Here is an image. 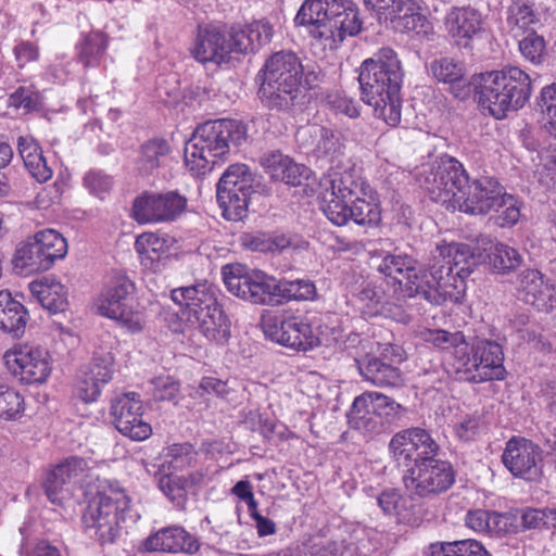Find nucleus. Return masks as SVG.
<instances>
[{
  "instance_id": "9",
  "label": "nucleus",
  "mask_w": 556,
  "mask_h": 556,
  "mask_svg": "<svg viewBox=\"0 0 556 556\" xmlns=\"http://www.w3.org/2000/svg\"><path fill=\"white\" fill-rule=\"evenodd\" d=\"M417 181L434 202L455 208L458 190L468 182V174L463 164L451 156L424 166L418 173Z\"/></svg>"
},
{
  "instance_id": "62",
  "label": "nucleus",
  "mask_w": 556,
  "mask_h": 556,
  "mask_svg": "<svg viewBox=\"0 0 556 556\" xmlns=\"http://www.w3.org/2000/svg\"><path fill=\"white\" fill-rule=\"evenodd\" d=\"M102 386L100 382L91 380L89 375L83 371L76 386V395L84 402H94L101 393Z\"/></svg>"
},
{
  "instance_id": "54",
  "label": "nucleus",
  "mask_w": 556,
  "mask_h": 556,
  "mask_svg": "<svg viewBox=\"0 0 556 556\" xmlns=\"http://www.w3.org/2000/svg\"><path fill=\"white\" fill-rule=\"evenodd\" d=\"M493 211L498 213L496 224L501 227L513 226L520 217L518 201L505 191L502 192L501 201H497L496 207Z\"/></svg>"
},
{
  "instance_id": "44",
  "label": "nucleus",
  "mask_w": 556,
  "mask_h": 556,
  "mask_svg": "<svg viewBox=\"0 0 556 556\" xmlns=\"http://www.w3.org/2000/svg\"><path fill=\"white\" fill-rule=\"evenodd\" d=\"M106 47L108 39L102 33H91L77 46L78 59L85 67L97 66L99 65Z\"/></svg>"
},
{
  "instance_id": "13",
  "label": "nucleus",
  "mask_w": 556,
  "mask_h": 556,
  "mask_svg": "<svg viewBox=\"0 0 556 556\" xmlns=\"http://www.w3.org/2000/svg\"><path fill=\"white\" fill-rule=\"evenodd\" d=\"M430 455L419 459L403 476V484L410 496L427 497L446 492L455 482L453 466Z\"/></svg>"
},
{
  "instance_id": "20",
  "label": "nucleus",
  "mask_w": 556,
  "mask_h": 556,
  "mask_svg": "<svg viewBox=\"0 0 556 556\" xmlns=\"http://www.w3.org/2000/svg\"><path fill=\"white\" fill-rule=\"evenodd\" d=\"M88 463L77 456L68 457L54 467L43 482L45 493L53 504H62L73 493V486L86 476Z\"/></svg>"
},
{
  "instance_id": "24",
  "label": "nucleus",
  "mask_w": 556,
  "mask_h": 556,
  "mask_svg": "<svg viewBox=\"0 0 556 556\" xmlns=\"http://www.w3.org/2000/svg\"><path fill=\"white\" fill-rule=\"evenodd\" d=\"M336 0H305L293 22L298 28H304L308 36L325 43L332 36L329 29L330 7Z\"/></svg>"
},
{
  "instance_id": "56",
  "label": "nucleus",
  "mask_w": 556,
  "mask_h": 556,
  "mask_svg": "<svg viewBox=\"0 0 556 556\" xmlns=\"http://www.w3.org/2000/svg\"><path fill=\"white\" fill-rule=\"evenodd\" d=\"M519 50L530 62L540 63L545 50V40L535 31H531L519 38Z\"/></svg>"
},
{
  "instance_id": "63",
  "label": "nucleus",
  "mask_w": 556,
  "mask_h": 556,
  "mask_svg": "<svg viewBox=\"0 0 556 556\" xmlns=\"http://www.w3.org/2000/svg\"><path fill=\"white\" fill-rule=\"evenodd\" d=\"M17 151L29 174L35 176V139L33 136H21L17 140Z\"/></svg>"
},
{
  "instance_id": "41",
  "label": "nucleus",
  "mask_w": 556,
  "mask_h": 556,
  "mask_svg": "<svg viewBox=\"0 0 556 556\" xmlns=\"http://www.w3.org/2000/svg\"><path fill=\"white\" fill-rule=\"evenodd\" d=\"M254 177L245 164L230 165L220 177L216 190L253 193Z\"/></svg>"
},
{
  "instance_id": "22",
  "label": "nucleus",
  "mask_w": 556,
  "mask_h": 556,
  "mask_svg": "<svg viewBox=\"0 0 556 556\" xmlns=\"http://www.w3.org/2000/svg\"><path fill=\"white\" fill-rule=\"evenodd\" d=\"M519 298L538 311L551 312L556 308V288L538 269H525L518 275Z\"/></svg>"
},
{
  "instance_id": "19",
  "label": "nucleus",
  "mask_w": 556,
  "mask_h": 556,
  "mask_svg": "<svg viewBox=\"0 0 556 556\" xmlns=\"http://www.w3.org/2000/svg\"><path fill=\"white\" fill-rule=\"evenodd\" d=\"M143 406L136 393L115 399L111 406L116 429L134 441H143L152 434V427L142 418Z\"/></svg>"
},
{
  "instance_id": "11",
  "label": "nucleus",
  "mask_w": 556,
  "mask_h": 556,
  "mask_svg": "<svg viewBox=\"0 0 556 556\" xmlns=\"http://www.w3.org/2000/svg\"><path fill=\"white\" fill-rule=\"evenodd\" d=\"M502 346L486 339H477L468 352V344L457 350L456 371L465 379L479 383L489 380H502L505 377Z\"/></svg>"
},
{
  "instance_id": "60",
  "label": "nucleus",
  "mask_w": 556,
  "mask_h": 556,
  "mask_svg": "<svg viewBox=\"0 0 556 556\" xmlns=\"http://www.w3.org/2000/svg\"><path fill=\"white\" fill-rule=\"evenodd\" d=\"M261 164L274 180L279 181L283 167L287 166L286 164H290V157L279 151H274L264 154Z\"/></svg>"
},
{
  "instance_id": "50",
  "label": "nucleus",
  "mask_w": 556,
  "mask_h": 556,
  "mask_svg": "<svg viewBox=\"0 0 556 556\" xmlns=\"http://www.w3.org/2000/svg\"><path fill=\"white\" fill-rule=\"evenodd\" d=\"M433 77L444 84L458 83L464 77L463 65L451 58H441L430 65Z\"/></svg>"
},
{
  "instance_id": "2",
  "label": "nucleus",
  "mask_w": 556,
  "mask_h": 556,
  "mask_svg": "<svg viewBox=\"0 0 556 556\" xmlns=\"http://www.w3.org/2000/svg\"><path fill=\"white\" fill-rule=\"evenodd\" d=\"M323 212L336 226L350 220L357 225H376L380 208L372 188L353 170L331 172L320 180Z\"/></svg>"
},
{
  "instance_id": "14",
  "label": "nucleus",
  "mask_w": 556,
  "mask_h": 556,
  "mask_svg": "<svg viewBox=\"0 0 556 556\" xmlns=\"http://www.w3.org/2000/svg\"><path fill=\"white\" fill-rule=\"evenodd\" d=\"M262 328L266 338L293 350L307 351L318 344L311 324L301 316L265 315Z\"/></svg>"
},
{
  "instance_id": "40",
  "label": "nucleus",
  "mask_w": 556,
  "mask_h": 556,
  "mask_svg": "<svg viewBox=\"0 0 556 556\" xmlns=\"http://www.w3.org/2000/svg\"><path fill=\"white\" fill-rule=\"evenodd\" d=\"M170 247L169 238L154 232H143L135 241V250L140 255L142 262H154L165 257L169 253Z\"/></svg>"
},
{
  "instance_id": "16",
  "label": "nucleus",
  "mask_w": 556,
  "mask_h": 556,
  "mask_svg": "<svg viewBox=\"0 0 556 556\" xmlns=\"http://www.w3.org/2000/svg\"><path fill=\"white\" fill-rule=\"evenodd\" d=\"M502 462L515 478L536 482L543 476V451L536 443L526 438L509 439L503 451Z\"/></svg>"
},
{
  "instance_id": "36",
  "label": "nucleus",
  "mask_w": 556,
  "mask_h": 556,
  "mask_svg": "<svg viewBox=\"0 0 556 556\" xmlns=\"http://www.w3.org/2000/svg\"><path fill=\"white\" fill-rule=\"evenodd\" d=\"M361 376L377 387H396L403 381L397 367L382 362L377 357L367 359L364 364L358 363Z\"/></svg>"
},
{
  "instance_id": "7",
  "label": "nucleus",
  "mask_w": 556,
  "mask_h": 556,
  "mask_svg": "<svg viewBox=\"0 0 556 556\" xmlns=\"http://www.w3.org/2000/svg\"><path fill=\"white\" fill-rule=\"evenodd\" d=\"M303 66L295 53L280 51L265 62L258 74V97L269 109L286 110L298 97Z\"/></svg>"
},
{
  "instance_id": "15",
  "label": "nucleus",
  "mask_w": 556,
  "mask_h": 556,
  "mask_svg": "<svg viewBox=\"0 0 556 556\" xmlns=\"http://www.w3.org/2000/svg\"><path fill=\"white\" fill-rule=\"evenodd\" d=\"M378 21L400 33L427 31L429 22L415 0H364Z\"/></svg>"
},
{
  "instance_id": "17",
  "label": "nucleus",
  "mask_w": 556,
  "mask_h": 556,
  "mask_svg": "<svg viewBox=\"0 0 556 556\" xmlns=\"http://www.w3.org/2000/svg\"><path fill=\"white\" fill-rule=\"evenodd\" d=\"M389 452L397 466L412 467L419 459L437 455L439 444L421 428H409L395 433L389 442Z\"/></svg>"
},
{
  "instance_id": "52",
  "label": "nucleus",
  "mask_w": 556,
  "mask_h": 556,
  "mask_svg": "<svg viewBox=\"0 0 556 556\" xmlns=\"http://www.w3.org/2000/svg\"><path fill=\"white\" fill-rule=\"evenodd\" d=\"M165 457L173 470H182L193 465L197 453L190 443H176L167 447Z\"/></svg>"
},
{
  "instance_id": "4",
  "label": "nucleus",
  "mask_w": 556,
  "mask_h": 556,
  "mask_svg": "<svg viewBox=\"0 0 556 556\" xmlns=\"http://www.w3.org/2000/svg\"><path fill=\"white\" fill-rule=\"evenodd\" d=\"M227 290L253 304L276 305L282 301H307L316 288L309 280H278L263 270L249 269L241 264H228L222 269Z\"/></svg>"
},
{
  "instance_id": "31",
  "label": "nucleus",
  "mask_w": 556,
  "mask_h": 556,
  "mask_svg": "<svg viewBox=\"0 0 556 556\" xmlns=\"http://www.w3.org/2000/svg\"><path fill=\"white\" fill-rule=\"evenodd\" d=\"M481 243L485 263L494 273L508 274L518 268L523 261L518 250L505 243L494 242L488 237H481Z\"/></svg>"
},
{
  "instance_id": "37",
  "label": "nucleus",
  "mask_w": 556,
  "mask_h": 556,
  "mask_svg": "<svg viewBox=\"0 0 556 556\" xmlns=\"http://www.w3.org/2000/svg\"><path fill=\"white\" fill-rule=\"evenodd\" d=\"M37 302L49 314L64 312L67 306L64 286L52 277L37 279Z\"/></svg>"
},
{
  "instance_id": "32",
  "label": "nucleus",
  "mask_w": 556,
  "mask_h": 556,
  "mask_svg": "<svg viewBox=\"0 0 556 556\" xmlns=\"http://www.w3.org/2000/svg\"><path fill=\"white\" fill-rule=\"evenodd\" d=\"M67 253L65 238L54 229L37 230V270L50 269Z\"/></svg>"
},
{
  "instance_id": "59",
  "label": "nucleus",
  "mask_w": 556,
  "mask_h": 556,
  "mask_svg": "<svg viewBox=\"0 0 556 556\" xmlns=\"http://www.w3.org/2000/svg\"><path fill=\"white\" fill-rule=\"evenodd\" d=\"M84 186L90 193L102 197L112 187V178L100 170H90L84 177Z\"/></svg>"
},
{
  "instance_id": "26",
  "label": "nucleus",
  "mask_w": 556,
  "mask_h": 556,
  "mask_svg": "<svg viewBox=\"0 0 556 556\" xmlns=\"http://www.w3.org/2000/svg\"><path fill=\"white\" fill-rule=\"evenodd\" d=\"M193 58L200 63H222L231 53L230 42L216 26L200 27L193 47Z\"/></svg>"
},
{
  "instance_id": "42",
  "label": "nucleus",
  "mask_w": 556,
  "mask_h": 556,
  "mask_svg": "<svg viewBox=\"0 0 556 556\" xmlns=\"http://www.w3.org/2000/svg\"><path fill=\"white\" fill-rule=\"evenodd\" d=\"M466 526L476 532H501L506 530L507 517L496 511L484 509L469 510L465 518Z\"/></svg>"
},
{
  "instance_id": "49",
  "label": "nucleus",
  "mask_w": 556,
  "mask_h": 556,
  "mask_svg": "<svg viewBox=\"0 0 556 556\" xmlns=\"http://www.w3.org/2000/svg\"><path fill=\"white\" fill-rule=\"evenodd\" d=\"M24 412V400L13 388L0 383V418L17 419Z\"/></svg>"
},
{
  "instance_id": "10",
  "label": "nucleus",
  "mask_w": 556,
  "mask_h": 556,
  "mask_svg": "<svg viewBox=\"0 0 556 556\" xmlns=\"http://www.w3.org/2000/svg\"><path fill=\"white\" fill-rule=\"evenodd\" d=\"M135 286L126 276H116L99 295L96 307L101 316L117 321L129 332L136 333L143 329L144 315L134 309L131 294Z\"/></svg>"
},
{
  "instance_id": "34",
  "label": "nucleus",
  "mask_w": 556,
  "mask_h": 556,
  "mask_svg": "<svg viewBox=\"0 0 556 556\" xmlns=\"http://www.w3.org/2000/svg\"><path fill=\"white\" fill-rule=\"evenodd\" d=\"M191 323L195 324L199 331L211 342L224 344L230 338V320L219 304L210 311H200V316Z\"/></svg>"
},
{
  "instance_id": "1",
  "label": "nucleus",
  "mask_w": 556,
  "mask_h": 556,
  "mask_svg": "<svg viewBox=\"0 0 556 556\" xmlns=\"http://www.w3.org/2000/svg\"><path fill=\"white\" fill-rule=\"evenodd\" d=\"M485 263L481 238L475 247L466 243L437 245L429 271L416 267V261L408 255L387 254L381 260L380 270L394 275L405 287L408 295H421L431 304L441 305L446 301L458 303L465 294V279L473 268Z\"/></svg>"
},
{
  "instance_id": "3",
  "label": "nucleus",
  "mask_w": 556,
  "mask_h": 556,
  "mask_svg": "<svg viewBox=\"0 0 556 556\" xmlns=\"http://www.w3.org/2000/svg\"><path fill=\"white\" fill-rule=\"evenodd\" d=\"M403 77L402 62L389 47L364 60L358 75L363 101L374 109L376 117L393 127L401 122Z\"/></svg>"
},
{
  "instance_id": "5",
  "label": "nucleus",
  "mask_w": 556,
  "mask_h": 556,
  "mask_svg": "<svg viewBox=\"0 0 556 556\" xmlns=\"http://www.w3.org/2000/svg\"><path fill=\"white\" fill-rule=\"evenodd\" d=\"M470 84L479 103L497 119L523 108L532 92L529 74L514 65L475 75Z\"/></svg>"
},
{
  "instance_id": "51",
  "label": "nucleus",
  "mask_w": 556,
  "mask_h": 556,
  "mask_svg": "<svg viewBox=\"0 0 556 556\" xmlns=\"http://www.w3.org/2000/svg\"><path fill=\"white\" fill-rule=\"evenodd\" d=\"M540 98L544 128L551 136L556 138V83L542 88Z\"/></svg>"
},
{
  "instance_id": "6",
  "label": "nucleus",
  "mask_w": 556,
  "mask_h": 556,
  "mask_svg": "<svg viewBox=\"0 0 556 556\" xmlns=\"http://www.w3.org/2000/svg\"><path fill=\"white\" fill-rule=\"evenodd\" d=\"M245 127L236 119L208 121L198 126L185 147V162L190 170H210L229 152V144L239 146L245 139Z\"/></svg>"
},
{
  "instance_id": "27",
  "label": "nucleus",
  "mask_w": 556,
  "mask_h": 556,
  "mask_svg": "<svg viewBox=\"0 0 556 556\" xmlns=\"http://www.w3.org/2000/svg\"><path fill=\"white\" fill-rule=\"evenodd\" d=\"M170 299L176 304L186 307L189 321L199 317L200 311L203 313L218 305L217 290L206 281L174 289Z\"/></svg>"
},
{
  "instance_id": "18",
  "label": "nucleus",
  "mask_w": 556,
  "mask_h": 556,
  "mask_svg": "<svg viewBox=\"0 0 556 556\" xmlns=\"http://www.w3.org/2000/svg\"><path fill=\"white\" fill-rule=\"evenodd\" d=\"M504 191L501 184L491 177H481L465 182L458 190L455 208L467 214H488L496 207Z\"/></svg>"
},
{
  "instance_id": "30",
  "label": "nucleus",
  "mask_w": 556,
  "mask_h": 556,
  "mask_svg": "<svg viewBox=\"0 0 556 556\" xmlns=\"http://www.w3.org/2000/svg\"><path fill=\"white\" fill-rule=\"evenodd\" d=\"M30 319L29 312L14 299L10 291H0V329L13 339L24 336L26 326Z\"/></svg>"
},
{
  "instance_id": "45",
  "label": "nucleus",
  "mask_w": 556,
  "mask_h": 556,
  "mask_svg": "<svg viewBox=\"0 0 556 556\" xmlns=\"http://www.w3.org/2000/svg\"><path fill=\"white\" fill-rule=\"evenodd\" d=\"M13 271L16 275L28 277L35 273V237L17 242L12 256Z\"/></svg>"
},
{
  "instance_id": "53",
  "label": "nucleus",
  "mask_w": 556,
  "mask_h": 556,
  "mask_svg": "<svg viewBox=\"0 0 556 556\" xmlns=\"http://www.w3.org/2000/svg\"><path fill=\"white\" fill-rule=\"evenodd\" d=\"M114 363V357L111 352H103L101 354L96 353L92 362L89 367L84 370L89 378L103 387L106 384L113 376L112 366Z\"/></svg>"
},
{
  "instance_id": "55",
  "label": "nucleus",
  "mask_w": 556,
  "mask_h": 556,
  "mask_svg": "<svg viewBox=\"0 0 556 556\" xmlns=\"http://www.w3.org/2000/svg\"><path fill=\"white\" fill-rule=\"evenodd\" d=\"M319 136L320 138L317 143V150L321 154L328 156L330 160H334L343 154L344 144L341 140L340 134L321 127L319 128Z\"/></svg>"
},
{
  "instance_id": "57",
  "label": "nucleus",
  "mask_w": 556,
  "mask_h": 556,
  "mask_svg": "<svg viewBox=\"0 0 556 556\" xmlns=\"http://www.w3.org/2000/svg\"><path fill=\"white\" fill-rule=\"evenodd\" d=\"M231 52L249 53L255 52L254 41L250 36V26L231 27L229 39Z\"/></svg>"
},
{
  "instance_id": "61",
  "label": "nucleus",
  "mask_w": 556,
  "mask_h": 556,
  "mask_svg": "<svg viewBox=\"0 0 556 556\" xmlns=\"http://www.w3.org/2000/svg\"><path fill=\"white\" fill-rule=\"evenodd\" d=\"M250 36L254 41L255 50L270 42L274 36V27L266 18L253 21L249 24Z\"/></svg>"
},
{
  "instance_id": "12",
  "label": "nucleus",
  "mask_w": 556,
  "mask_h": 556,
  "mask_svg": "<svg viewBox=\"0 0 556 556\" xmlns=\"http://www.w3.org/2000/svg\"><path fill=\"white\" fill-rule=\"evenodd\" d=\"M404 407L379 392H365L356 396L348 414L349 424L365 433H378L386 424L399 419Z\"/></svg>"
},
{
  "instance_id": "29",
  "label": "nucleus",
  "mask_w": 556,
  "mask_h": 556,
  "mask_svg": "<svg viewBox=\"0 0 556 556\" xmlns=\"http://www.w3.org/2000/svg\"><path fill=\"white\" fill-rule=\"evenodd\" d=\"M377 504L386 515H393L402 523L418 526L425 508L414 503V496L403 497L396 490H386L377 497Z\"/></svg>"
},
{
  "instance_id": "47",
  "label": "nucleus",
  "mask_w": 556,
  "mask_h": 556,
  "mask_svg": "<svg viewBox=\"0 0 556 556\" xmlns=\"http://www.w3.org/2000/svg\"><path fill=\"white\" fill-rule=\"evenodd\" d=\"M159 193L144 192L132 204V217L139 224L159 223Z\"/></svg>"
},
{
  "instance_id": "8",
  "label": "nucleus",
  "mask_w": 556,
  "mask_h": 556,
  "mask_svg": "<svg viewBox=\"0 0 556 556\" xmlns=\"http://www.w3.org/2000/svg\"><path fill=\"white\" fill-rule=\"evenodd\" d=\"M130 497L117 481H105L97 497L89 504L84 522L93 530L101 544H112L122 534V523L130 509Z\"/></svg>"
},
{
  "instance_id": "25",
  "label": "nucleus",
  "mask_w": 556,
  "mask_h": 556,
  "mask_svg": "<svg viewBox=\"0 0 556 556\" xmlns=\"http://www.w3.org/2000/svg\"><path fill=\"white\" fill-rule=\"evenodd\" d=\"M329 29L332 36L327 37L325 45L336 48L346 37H353L361 33L363 20L358 7L351 0H336L330 7Z\"/></svg>"
},
{
  "instance_id": "58",
  "label": "nucleus",
  "mask_w": 556,
  "mask_h": 556,
  "mask_svg": "<svg viewBox=\"0 0 556 556\" xmlns=\"http://www.w3.org/2000/svg\"><path fill=\"white\" fill-rule=\"evenodd\" d=\"M536 173L540 181L546 187L556 185V149H548L541 154Z\"/></svg>"
},
{
  "instance_id": "35",
  "label": "nucleus",
  "mask_w": 556,
  "mask_h": 556,
  "mask_svg": "<svg viewBox=\"0 0 556 556\" xmlns=\"http://www.w3.org/2000/svg\"><path fill=\"white\" fill-rule=\"evenodd\" d=\"M539 23V15L532 5L522 1H516L509 5L506 16V27L513 38L519 39L526 34L534 31V27Z\"/></svg>"
},
{
  "instance_id": "48",
  "label": "nucleus",
  "mask_w": 556,
  "mask_h": 556,
  "mask_svg": "<svg viewBox=\"0 0 556 556\" xmlns=\"http://www.w3.org/2000/svg\"><path fill=\"white\" fill-rule=\"evenodd\" d=\"M187 199L176 191L159 193V223L175 220L186 208Z\"/></svg>"
},
{
  "instance_id": "33",
  "label": "nucleus",
  "mask_w": 556,
  "mask_h": 556,
  "mask_svg": "<svg viewBox=\"0 0 556 556\" xmlns=\"http://www.w3.org/2000/svg\"><path fill=\"white\" fill-rule=\"evenodd\" d=\"M9 371L24 384L35 382V346L30 343L16 344L3 355Z\"/></svg>"
},
{
  "instance_id": "23",
  "label": "nucleus",
  "mask_w": 556,
  "mask_h": 556,
  "mask_svg": "<svg viewBox=\"0 0 556 556\" xmlns=\"http://www.w3.org/2000/svg\"><path fill=\"white\" fill-rule=\"evenodd\" d=\"M147 552L193 555L200 551L199 539L181 526H169L149 535L143 542Z\"/></svg>"
},
{
  "instance_id": "43",
  "label": "nucleus",
  "mask_w": 556,
  "mask_h": 556,
  "mask_svg": "<svg viewBox=\"0 0 556 556\" xmlns=\"http://www.w3.org/2000/svg\"><path fill=\"white\" fill-rule=\"evenodd\" d=\"M216 198L226 219L238 222L247 216L251 194L216 190Z\"/></svg>"
},
{
  "instance_id": "64",
  "label": "nucleus",
  "mask_w": 556,
  "mask_h": 556,
  "mask_svg": "<svg viewBox=\"0 0 556 556\" xmlns=\"http://www.w3.org/2000/svg\"><path fill=\"white\" fill-rule=\"evenodd\" d=\"M33 90L26 87H20L10 94L8 104L17 110H23L24 114L30 113L34 110Z\"/></svg>"
},
{
  "instance_id": "21",
  "label": "nucleus",
  "mask_w": 556,
  "mask_h": 556,
  "mask_svg": "<svg viewBox=\"0 0 556 556\" xmlns=\"http://www.w3.org/2000/svg\"><path fill=\"white\" fill-rule=\"evenodd\" d=\"M380 265L381 263L377 266V269L384 276V279L380 282H367L358 293V300L364 305V313L369 316L381 314L387 304L414 296L407 294L405 280L400 285L395 280V274L387 275L380 270Z\"/></svg>"
},
{
  "instance_id": "39",
  "label": "nucleus",
  "mask_w": 556,
  "mask_h": 556,
  "mask_svg": "<svg viewBox=\"0 0 556 556\" xmlns=\"http://www.w3.org/2000/svg\"><path fill=\"white\" fill-rule=\"evenodd\" d=\"M426 556H491L476 540L435 542L429 545Z\"/></svg>"
},
{
  "instance_id": "38",
  "label": "nucleus",
  "mask_w": 556,
  "mask_h": 556,
  "mask_svg": "<svg viewBox=\"0 0 556 556\" xmlns=\"http://www.w3.org/2000/svg\"><path fill=\"white\" fill-rule=\"evenodd\" d=\"M170 153V147L164 139H152L141 146L137 159V168L144 175L152 174L164 165Z\"/></svg>"
},
{
  "instance_id": "28",
  "label": "nucleus",
  "mask_w": 556,
  "mask_h": 556,
  "mask_svg": "<svg viewBox=\"0 0 556 556\" xmlns=\"http://www.w3.org/2000/svg\"><path fill=\"white\" fill-rule=\"evenodd\" d=\"M481 15L470 8H454L445 17L448 35L458 47L467 48L481 31Z\"/></svg>"
},
{
  "instance_id": "46",
  "label": "nucleus",
  "mask_w": 556,
  "mask_h": 556,
  "mask_svg": "<svg viewBox=\"0 0 556 556\" xmlns=\"http://www.w3.org/2000/svg\"><path fill=\"white\" fill-rule=\"evenodd\" d=\"M424 340L438 349H454V367L457 365V350L466 346L465 336L460 331L448 332L443 329H428L422 333Z\"/></svg>"
}]
</instances>
